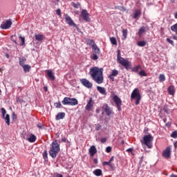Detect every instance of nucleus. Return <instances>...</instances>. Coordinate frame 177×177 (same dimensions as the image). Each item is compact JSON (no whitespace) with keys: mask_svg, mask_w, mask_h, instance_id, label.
<instances>
[{"mask_svg":"<svg viewBox=\"0 0 177 177\" xmlns=\"http://www.w3.org/2000/svg\"><path fill=\"white\" fill-rule=\"evenodd\" d=\"M103 68L94 66L90 68L89 74L95 82L100 84H103V81H104V77H103Z\"/></svg>","mask_w":177,"mask_h":177,"instance_id":"1","label":"nucleus"},{"mask_svg":"<svg viewBox=\"0 0 177 177\" xmlns=\"http://www.w3.org/2000/svg\"><path fill=\"white\" fill-rule=\"evenodd\" d=\"M59 151H60V145L57 143V141L53 142L49 151L50 156L52 157V158H56L57 154H59Z\"/></svg>","mask_w":177,"mask_h":177,"instance_id":"2","label":"nucleus"},{"mask_svg":"<svg viewBox=\"0 0 177 177\" xmlns=\"http://www.w3.org/2000/svg\"><path fill=\"white\" fill-rule=\"evenodd\" d=\"M117 53V60L120 63V64H121V66H123V67H124L126 70H131V62L121 57V50H118Z\"/></svg>","mask_w":177,"mask_h":177,"instance_id":"3","label":"nucleus"},{"mask_svg":"<svg viewBox=\"0 0 177 177\" xmlns=\"http://www.w3.org/2000/svg\"><path fill=\"white\" fill-rule=\"evenodd\" d=\"M153 138L151 134L145 135L143 137V140H141V143L142 145H145L148 147V149H151L153 147Z\"/></svg>","mask_w":177,"mask_h":177,"instance_id":"4","label":"nucleus"},{"mask_svg":"<svg viewBox=\"0 0 177 177\" xmlns=\"http://www.w3.org/2000/svg\"><path fill=\"white\" fill-rule=\"evenodd\" d=\"M131 99L132 100H136V106H138V104L140 103V99H142V96L140 95V93H139V88H134V90L131 93Z\"/></svg>","mask_w":177,"mask_h":177,"instance_id":"5","label":"nucleus"},{"mask_svg":"<svg viewBox=\"0 0 177 177\" xmlns=\"http://www.w3.org/2000/svg\"><path fill=\"white\" fill-rule=\"evenodd\" d=\"M62 103L64 106H77V104H78V100L76 98L65 97L64 100L62 101Z\"/></svg>","mask_w":177,"mask_h":177,"instance_id":"6","label":"nucleus"},{"mask_svg":"<svg viewBox=\"0 0 177 177\" xmlns=\"http://www.w3.org/2000/svg\"><path fill=\"white\" fill-rule=\"evenodd\" d=\"M113 100L116 104L118 111H121V106H122V101L121 100V98H120L118 95H113Z\"/></svg>","mask_w":177,"mask_h":177,"instance_id":"7","label":"nucleus"},{"mask_svg":"<svg viewBox=\"0 0 177 177\" xmlns=\"http://www.w3.org/2000/svg\"><path fill=\"white\" fill-rule=\"evenodd\" d=\"M12 19H9L8 20H6L5 23H3L1 24V28L2 30H9L12 27Z\"/></svg>","mask_w":177,"mask_h":177,"instance_id":"8","label":"nucleus"},{"mask_svg":"<svg viewBox=\"0 0 177 177\" xmlns=\"http://www.w3.org/2000/svg\"><path fill=\"white\" fill-rule=\"evenodd\" d=\"M64 19L66 24H68V26H71V27H77V24L74 23V21L72 20L68 15H64Z\"/></svg>","mask_w":177,"mask_h":177,"instance_id":"9","label":"nucleus"},{"mask_svg":"<svg viewBox=\"0 0 177 177\" xmlns=\"http://www.w3.org/2000/svg\"><path fill=\"white\" fill-rule=\"evenodd\" d=\"M171 149H172V148L171 147V146L167 147L165 149V150H164L162 153V157H164V158H170Z\"/></svg>","mask_w":177,"mask_h":177,"instance_id":"10","label":"nucleus"},{"mask_svg":"<svg viewBox=\"0 0 177 177\" xmlns=\"http://www.w3.org/2000/svg\"><path fill=\"white\" fill-rule=\"evenodd\" d=\"M102 110H104L106 114V115H108V117H110V115H111L113 114V111L111 110V109L110 108V106H109V105L107 104H104L102 106Z\"/></svg>","mask_w":177,"mask_h":177,"instance_id":"11","label":"nucleus"},{"mask_svg":"<svg viewBox=\"0 0 177 177\" xmlns=\"http://www.w3.org/2000/svg\"><path fill=\"white\" fill-rule=\"evenodd\" d=\"M95 103L93 102V100H92V97L89 99V101L87 102V104L85 106V109L87 111H91V110L93 109V104Z\"/></svg>","mask_w":177,"mask_h":177,"instance_id":"12","label":"nucleus"},{"mask_svg":"<svg viewBox=\"0 0 177 177\" xmlns=\"http://www.w3.org/2000/svg\"><path fill=\"white\" fill-rule=\"evenodd\" d=\"M81 15L85 21H91V18H89V14L86 10H82L81 12Z\"/></svg>","mask_w":177,"mask_h":177,"instance_id":"13","label":"nucleus"},{"mask_svg":"<svg viewBox=\"0 0 177 177\" xmlns=\"http://www.w3.org/2000/svg\"><path fill=\"white\" fill-rule=\"evenodd\" d=\"M80 82L84 85V86H86V88H92V86H93V84L86 79L80 80Z\"/></svg>","mask_w":177,"mask_h":177,"instance_id":"14","label":"nucleus"},{"mask_svg":"<svg viewBox=\"0 0 177 177\" xmlns=\"http://www.w3.org/2000/svg\"><path fill=\"white\" fill-rule=\"evenodd\" d=\"M47 75L48 78L50 80V81H55L56 80V77H55V73L50 71V70H47L46 71Z\"/></svg>","mask_w":177,"mask_h":177,"instance_id":"15","label":"nucleus"},{"mask_svg":"<svg viewBox=\"0 0 177 177\" xmlns=\"http://www.w3.org/2000/svg\"><path fill=\"white\" fill-rule=\"evenodd\" d=\"M140 16H142V12L140 10H136L133 14V19L139 20V17H140Z\"/></svg>","mask_w":177,"mask_h":177,"instance_id":"16","label":"nucleus"},{"mask_svg":"<svg viewBox=\"0 0 177 177\" xmlns=\"http://www.w3.org/2000/svg\"><path fill=\"white\" fill-rule=\"evenodd\" d=\"M89 153L90 156L91 157H93V156H95V153H97V149H96V147H95L94 145L91 146L89 149Z\"/></svg>","mask_w":177,"mask_h":177,"instance_id":"17","label":"nucleus"},{"mask_svg":"<svg viewBox=\"0 0 177 177\" xmlns=\"http://www.w3.org/2000/svg\"><path fill=\"white\" fill-rule=\"evenodd\" d=\"M118 75V71L114 69L112 71V73L111 75H109V78L111 80V81H114V77H117Z\"/></svg>","mask_w":177,"mask_h":177,"instance_id":"18","label":"nucleus"},{"mask_svg":"<svg viewBox=\"0 0 177 177\" xmlns=\"http://www.w3.org/2000/svg\"><path fill=\"white\" fill-rule=\"evenodd\" d=\"M66 117V113L64 112H59L57 113V115L55 117V120L57 121H59V120H63Z\"/></svg>","mask_w":177,"mask_h":177,"instance_id":"19","label":"nucleus"},{"mask_svg":"<svg viewBox=\"0 0 177 177\" xmlns=\"http://www.w3.org/2000/svg\"><path fill=\"white\" fill-rule=\"evenodd\" d=\"M97 91H98V92H100V93H101V95H104V96H106V95H107V93H106V88L104 87H101V86H97Z\"/></svg>","mask_w":177,"mask_h":177,"instance_id":"20","label":"nucleus"},{"mask_svg":"<svg viewBox=\"0 0 177 177\" xmlns=\"http://www.w3.org/2000/svg\"><path fill=\"white\" fill-rule=\"evenodd\" d=\"M167 91L169 95L174 96L175 95V86H169L167 88Z\"/></svg>","mask_w":177,"mask_h":177,"instance_id":"21","label":"nucleus"},{"mask_svg":"<svg viewBox=\"0 0 177 177\" xmlns=\"http://www.w3.org/2000/svg\"><path fill=\"white\" fill-rule=\"evenodd\" d=\"M37 140V136L31 133L29 136V138H28V142H30V143H34Z\"/></svg>","mask_w":177,"mask_h":177,"instance_id":"22","label":"nucleus"},{"mask_svg":"<svg viewBox=\"0 0 177 177\" xmlns=\"http://www.w3.org/2000/svg\"><path fill=\"white\" fill-rule=\"evenodd\" d=\"M91 48L93 49V52H94L95 54L99 55V53H100V49L97 48V46L96 44L92 45Z\"/></svg>","mask_w":177,"mask_h":177,"instance_id":"23","label":"nucleus"},{"mask_svg":"<svg viewBox=\"0 0 177 177\" xmlns=\"http://www.w3.org/2000/svg\"><path fill=\"white\" fill-rule=\"evenodd\" d=\"M30 135H31V133L23 132L22 134H21V138L25 139V140H28V138H29Z\"/></svg>","mask_w":177,"mask_h":177,"instance_id":"24","label":"nucleus"},{"mask_svg":"<svg viewBox=\"0 0 177 177\" xmlns=\"http://www.w3.org/2000/svg\"><path fill=\"white\" fill-rule=\"evenodd\" d=\"M35 39L37 41H44V39H45V37L44 36V35H35Z\"/></svg>","mask_w":177,"mask_h":177,"instance_id":"25","label":"nucleus"},{"mask_svg":"<svg viewBox=\"0 0 177 177\" xmlns=\"http://www.w3.org/2000/svg\"><path fill=\"white\" fill-rule=\"evenodd\" d=\"M24 73H30V70H31V66L26 64L22 66Z\"/></svg>","mask_w":177,"mask_h":177,"instance_id":"26","label":"nucleus"},{"mask_svg":"<svg viewBox=\"0 0 177 177\" xmlns=\"http://www.w3.org/2000/svg\"><path fill=\"white\" fill-rule=\"evenodd\" d=\"M86 43L87 45H88V46H92V45H96V44H95V41H93V39H86Z\"/></svg>","mask_w":177,"mask_h":177,"instance_id":"27","label":"nucleus"},{"mask_svg":"<svg viewBox=\"0 0 177 177\" xmlns=\"http://www.w3.org/2000/svg\"><path fill=\"white\" fill-rule=\"evenodd\" d=\"M4 120L7 125H10V116L9 114H6V117L4 116Z\"/></svg>","mask_w":177,"mask_h":177,"instance_id":"28","label":"nucleus"},{"mask_svg":"<svg viewBox=\"0 0 177 177\" xmlns=\"http://www.w3.org/2000/svg\"><path fill=\"white\" fill-rule=\"evenodd\" d=\"M93 174L95 175V176H100L102 175V169H97L93 171Z\"/></svg>","mask_w":177,"mask_h":177,"instance_id":"29","label":"nucleus"},{"mask_svg":"<svg viewBox=\"0 0 177 177\" xmlns=\"http://www.w3.org/2000/svg\"><path fill=\"white\" fill-rule=\"evenodd\" d=\"M146 31V28L145 27H142L139 29L138 31V35L139 37H142L143 35L144 32Z\"/></svg>","mask_w":177,"mask_h":177,"instance_id":"30","label":"nucleus"},{"mask_svg":"<svg viewBox=\"0 0 177 177\" xmlns=\"http://www.w3.org/2000/svg\"><path fill=\"white\" fill-rule=\"evenodd\" d=\"M158 80L160 82H164L165 81V75L160 74Z\"/></svg>","mask_w":177,"mask_h":177,"instance_id":"31","label":"nucleus"},{"mask_svg":"<svg viewBox=\"0 0 177 177\" xmlns=\"http://www.w3.org/2000/svg\"><path fill=\"white\" fill-rule=\"evenodd\" d=\"M171 30L173 32L176 33V35H177V23L171 26Z\"/></svg>","mask_w":177,"mask_h":177,"instance_id":"32","label":"nucleus"},{"mask_svg":"<svg viewBox=\"0 0 177 177\" xmlns=\"http://www.w3.org/2000/svg\"><path fill=\"white\" fill-rule=\"evenodd\" d=\"M26 63V58H19V66L23 67L24 66H26L24 64Z\"/></svg>","mask_w":177,"mask_h":177,"instance_id":"33","label":"nucleus"},{"mask_svg":"<svg viewBox=\"0 0 177 177\" xmlns=\"http://www.w3.org/2000/svg\"><path fill=\"white\" fill-rule=\"evenodd\" d=\"M115 9H118V10H121L122 12H125L127 10V9H125V7L121 6H115Z\"/></svg>","mask_w":177,"mask_h":177,"instance_id":"34","label":"nucleus"},{"mask_svg":"<svg viewBox=\"0 0 177 177\" xmlns=\"http://www.w3.org/2000/svg\"><path fill=\"white\" fill-rule=\"evenodd\" d=\"M127 35H128V30L124 29V30H122V37H123V39H127Z\"/></svg>","mask_w":177,"mask_h":177,"instance_id":"35","label":"nucleus"},{"mask_svg":"<svg viewBox=\"0 0 177 177\" xmlns=\"http://www.w3.org/2000/svg\"><path fill=\"white\" fill-rule=\"evenodd\" d=\"M138 46L143 47L146 46V41H139L137 43Z\"/></svg>","mask_w":177,"mask_h":177,"instance_id":"36","label":"nucleus"},{"mask_svg":"<svg viewBox=\"0 0 177 177\" xmlns=\"http://www.w3.org/2000/svg\"><path fill=\"white\" fill-rule=\"evenodd\" d=\"M138 74L140 77H147V73L145 70L140 71Z\"/></svg>","mask_w":177,"mask_h":177,"instance_id":"37","label":"nucleus"},{"mask_svg":"<svg viewBox=\"0 0 177 177\" xmlns=\"http://www.w3.org/2000/svg\"><path fill=\"white\" fill-rule=\"evenodd\" d=\"M110 41L112 45H117V39H115V37H111Z\"/></svg>","mask_w":177,"mask_h":177,"instance_id":"38","label":"nucleus"},{"mask_svg":"<svg viewBox=\"0 0 177 177\" xmlns=\"http://www.w3.org/2000/svg\"><path fill=\"white\" fill-rule=\"evenodd\" d=\"M43 158H44L45 161H48V151H44L43 152Z\"/></svg>","mask_w":177,"mask_h":177,"instance_id":"39","label":"nucleus"},{"mask_svg":"<svg viewBox=\"0 0 177 177\" xmlns=\"http://www.w3.org/2000/svg\"><path fill=\"white\" fill-rule=\"evenodd\" d=\"M19 38L21 39V44H20L21 46L24 45L26 42V38L24 37H22L21 35H19Z\"/></svg>","mask_w":177,"mask_h":177,"instance_id":"40","label":"nucleus"},{"mask_svg":"<svg viewBox=\"0 0 177 177\" xmlns=\"http://www.w3.org/2000/svg\"><path fill=\"white\" fill-rule=\"evenodd\" d=\"M171 138H173L174 139H177V130L172 132L171 134Z\"/></svg>","mask_w":177,"mask_h":177,"instance_id":"41","label":"nucleus"},{"mask_svg":"<svg viewBox=\"0 0 177 177\" xmlns=\"http://www.w3.org/2000/svg\"><path fill=\"white\" fill-rule=\"evenodd\" d=\"M55 107H56V109H62V103H60V102H55L54 104Z\"/></svg>","mask_w":177,"mask_h":177,"instance_id":"42","label":"nucleus"},{"mask_svg":"<svg viewBox=\"0 0 177 177\" xmlns=\"http://www.w3.org/2000/svg\"><path fill=\"white\" fill-rule=\"evenodd\" d=\"M1 114H2V118H5V114H6V110L5 108H1Z\"/></svg>","mask_w":177,"mask_h":177,"instance_id":"43","label":"nucleus"},{"mask_svg":"<svg viewBox=\"0 0 177 177\" xmlns=\"http://www.w3.org/2000/svg\"><path fill=\"white\" fill-rule=\"evenodd\" d=\"M109 167H110L111 171H114V169H115V165H114V163H110Z\"/></svg>","mask_w":177,"mask_h":177,"instance_id":"44","label":"nucleus"},{"mask_svg":"<svg viewBox=\"0 0 177 177\" xmlns=\"http://www.w3.org/2000/svg\"><path fill=\"white\" fill-rule=\"evenodd\" d=\"M140 68V66H135L133 68V71L134 73H138L139 71V69Z\"/></svg>","mask_w":177,"mask_h":177,"instance_id":"45","label":"nucleus"},{"mask_svg":"<svg viewBox=\"0 0 177 177\" xmlns=\"http://www.w3.org/2000/svg\"><path fill=\"white\" fill-rule=\"evenodd\" d=\"M163 110L165 113H166L167 114H169V109H168V106H165Z\"/></svg>","mask_w":177,"mask_h":177,"instance_id":"46","label":"nucleus"},{"mask_svg":"<svg viewBox=\"0 0 177 177\" xmlns=\"http://www.w3.org/2000/svg\"><path fill=\"white\" fill-rule=\"evenodd\" d=\"M92 60H97L99 59V57L97 56V54H93V56H91Z\"/></svg>","mask_w":177,"mask_h":177,"instance_id":"47","label":"nucleus"},{"mask_svg":"<svg viewBox=\"0 0 177 177\" xmlns=\"http://www.w3.org/2000/svg\"><path fill=\"white\" fill-rule=\"evenodd\" d=\"M72 6H73V8H75V9H78V8H80V3H73Z\"/></svg>","mask_w":177,"mask_h":177,"instance_id":"48","label":"nucleus"},{"mask_svg":"<svg viewBox=\"0 0 177 177\" xmlns=\"http://www.w3.org/2000/svg\"><path fill=\"white\" fill-rule=\"evenodd\" d=\"M167 41L169 42V44H171L172 46H175V44L174 43V41L171 40V39L167 38Z\"/></svg>","mask_w":177,"mask_h":177,"instance_id":"49","label":"nucleus"},{"mask_svg":"<svg viewBox=\"0 0 177 177\" xmlns=\"http://www.w3.org/2000/svg\"><path fill=\"white\" fill-rule=\"evenodd\" d=\"M56 15H57L58 16H62V10L60 9H57L56 10Z\"/></svg>","mask_w":177,"mask_h":177,"instance_id":"50","label":"nucleus"},{"mask_svg":"<svg viewBox=\"0 0 177 177\" xmlns=\"http://www.w3.org/2000/svg\"><path fill=\"white\" fill-rule=\"evenodd\" d=\"M110 164H111V162H110L109 160L108 162L107 161H104V162H103L102 165H104V167H105L106 165H109V166Z\"/></svg>","mask_w":177,"mask_h":177,"instance_id":"51","label":"nucleus"},{"mask_svg":"<svg viewBox=\"0 0 177 177\" xmlns=\"http://www.w3.org/2000/svg\"><path fill=\"white\" fill-rule=\"evenodd\" d=\"M106 153H111V147H107L106 148Z\"/></svg>","mask_w":177,"mask_h":177,"instance_id":"52","label":"nucleus"},{"mask_svg":"<svg viewBox=\"0 0 177 177\" xmlns=\"http://www.w3.org/2000/svg\"><path fill=\"white\" fill-rule=\"evenodd\" d=\"M37 128H39V129H44V124L41 123L37 124Z\"/></svg>","mask_w":177,"mask_h":177,"instance_id":"53","label":"nucleus"},{"mask_svg":"<svg viewBox=\"0 0 177 177\" xmlns=\"http://www.w3.org/2000/svg\"><path fill=\"white\" fill-rule=\"evenodd\" d=\"M100 142H101V143H106V142H107V138H101Z\"/></svg>","mask_w":177,"mask_h":177,"instance_id":"54","label":"nucleus"},{"mask_svg":"<svg viewBox=\"0 0 177 177\" xmlns=\"http://www.w3.org/2000/svg\"><path fill=\"white\" fill-rule=\"evenodd\" d=\"M126 151H127L128 153H131V154H133V149H132V148H129V149H127Z\"/></svg>","mask_w":177,"mask_h":177,"instance_id":"55","label":"nucleus"},{"mask_svg":"<svg viewBox=\"0 0 177 177\" xmlns=\"http://www.w3.org/2000/svg\"><path fill=\"white\" fill-rule=\"evenodd\" d=\"M113 161H114V156H112L111 158V159L109 160V162H113Z\"/></svg>","mask_w":177,"mask_h":177,"instance_id":"56","label":"nucleus"},{"mask_svg":"<svg viewBox=\"0 0 177 177\" xmlns=\"http://www.w3.org/2000/svg\"><path fill=\"white\" fill-rule=\"evenodd\" d=\"M174 146L175 147V150H176V149H177V141L174 143Z\"/></svg>","mask_w":177,"mask_h":177,"instance_id":"57","label":"nucleus"},{"mask_svg":"<svg viewBox=\"0 0 177 177\" xmlns=\"http://www.w3.org/2000/svg\"><path fill=\"white\" fill-rule=\"evenodd\" d=\"M62 142H67V139L66 138H62Z\"/></svg>","mask_w":177,"mask_h":177,"instance_id":"58","label":"nucleus"},{"mask_svg":"<svg viewBox=\"0 0 177 177\" xmlns=\"http://www.w3.org/2000/svg\"><path fill=\"white\" fill-rule=\"evenodd\" d=\"M94 164H97V159L95 158L93 159Z\"/></svg>","mask_w":177,"mask_h":177,"instance_id":"59","label":"nucleus"},{"mask_svg":"<svg viewBox=\"0 0 177 177\" xmlns=\"http://www.w3.org/2000/svg\"><path fill=\"white\" fill-rule=\"evenodd\" d=\"M173 39H175L176 41H177V36L176 35L173 36Z\"/></svg>","mask_w":177,"mask_h":177,"instance_id":"60","label":"nucleus"},{"mask_svg":"<svg viewBox=\"0 0 177 177\" xmlns=\"http://www.w3.org/2000/svg\"><path fill=\"white\" fill-rule=\"evenodd\" d=\"M17 102H19V103H21V99H20V98L18 97V98L17 99Z\"/></svg>","mask_w":177,"mask_h":177,"instance_id":"61","label":"nucleus"},{"mask_svg":"<svg viewBox=\"0 0 177 177\" xmlns=\"http://www.w3.org/2000/svg\"><path fill=\"white\" fill-rule=\"evenodd\" d=\"M170 177H177V175L171 174Z\"/></svg>","mask_w":177,"mask_h":177,"instance_id":"62","label":"nucleus"},{"mask_svg":"<svg viewBox=\"0 0 177 177\" xmlns=\"http://www.w3.org/2000/svg\"><path fill=\"white\" fill-rule=\"evenodd\" d=\"M174 17H175V19H177V12H176V13H175V15H174Z\"/></svg>","mask_w":177,"mask_h":177,"instance_id":"63","label":"nucleus"},{"mask_svg":"<svg viewBox=\"0 0 177 177\" xmlns=\"http://www.w3.org/2000/svg\"><path fill=\"white\" fill-rule=\"evenodd\" d=\"M16 118V115H15V113H13V115H12V118Z\"/></svg>","mask_w":177,"mask_h":177,"instance_id":"64","label":"nucleus"}]
</instances>
